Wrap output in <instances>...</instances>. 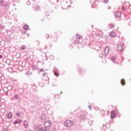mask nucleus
Wrapping results in <instances>:
<instances>
[{
	"label": "nucleus",
	"instance_id": "obj_1",
	"mask_svg": "<svg viewBox=\"0 0 131 131\" xmlns=\"http://www.w3.org/2000/svg\"><path fill=\"white\" fill-rule=\"evenodd\" d=\"M64 125V126H67L68 127H71V126L73 125V122H72V121L68 120L65 121Z\"/></svg>",
	"mask_w": 131,
	"mask_h": 131
},
{
	"label": "nucleus",
	"instance_id": "obj_2",
	"mask_svg": "<svg viewBox=\"0 0 131 131\" xmlns=\"http://www.w3.org/2000/svg\"><path fill=\"white\" fill-rule=\"evenodd\" d=\"M0 6L1 7H8L9 6V3L5 0L0 1Z\"/></svg>",
	"mask_w": 131,
	"mask_h": 131
},
{
	"label": "nucleus",
	"instance_id": "obj_3",
	"mask_svg": "<svg viewBox=\"0 0 131 131\" xmlns=\"http://www.w3.org/2000/svg\"><path fill=\"white\" fill-rule=\"evenodd\" d=\"M51 125H52V122L50 121H47L44 123V126L46 128H47L48 127H50Z\"/></svg>",
	"mask_w": 131,
	"mask_h": 131
},
{
	"label": "nucleus",
	"instance_id": "obj_4",
	"mask_svg": "<svg viewBox=\"0 0 131 131\" xmlns=\"http://www.w3.org/2000/svg\"><path fill=\"white\" fill-rule=\"evenodd\" d=\"M109 47L106 46L104 49V56H107L109 53L110 51Z\"/></svg>",
	"mask_w": 131,
	"mask_h": 131
},
{
	"label": "nucleus",
	"instance_id": "obj_5",
	"mask_svg": "<svg viewBox=\"0 0 131 131\" xmlns=\"http://www.w3.org/2000/svg\"><path fill=\"white\" fill-rule=\"evenodd\" d=\"M117 49L118 51H119V52H121V51H122L123 49V47L122 46V43H118Z\"/></svg>",
	"mask_w": 131,
	"mask_h": 131
},
{
	"label": "nucleus",
	"instance_id": "obj_6",
	"mask_svg": "<svg viewBox=\"0 0 131 131\" xmlns=\"http://www.w3.org/2000/svg\"><path fill=\"white\" fill-rule=\"evenodd\" d=\"M37 130L40 131H47V129L43 127H41V125H39L36 127Z\"/></svg>",
	"mask_w": 131,
	"mask_h": 131
},
{
	"label": "nucleus",
	"instance_id": "obj_7",
	"mask_svg": "<svg viewBox=\"0 0 131 131\" xmlns=\"http://www.w3.org/2000/svg\"><path fill=\"white\" fill-rule=\"evenodd\" d=\"M76 39L79 40V42L81 43L82 42V37L80 36L79 34H77L76 36Z\"/></svg>",
	"mask_w": 131,
	"mask_h": 131
},
{
	"label": "nucleus",
	"instance_id": "obj_8",
	"mask_svg": "<svg viewBox=\"0 0 131 131\" xmlns=\"http://www.w3.org/2000/svg\"><path fill=\"white\" fill-rule=\"evenodd\" d=\"M24 126L25 128H28L29 127V124L28 123V121H24Z\"/></svg>",
	"mask_w": 131,
	"mask_h": 131
},
{
	"label": "nucleus",
	"instance_id": "obj_9",
	"mask_svg": "<svg viewBox=\"0 0 131 131\" xmlns=\"http://www.w3.org/2000/svg\"><path fill=\"white\" fill-rule=\"evenodd\" d=\"M116 114V112H115V111H113L111 112V118H114V117H115Z\"/></svg>",
	"mask_w": 131,
	"mask_h": 131
},
{
	"label": "nucleus",
	"instance_id": "obj_10",
	"mask_svg": "<svg viewBox=\"0 0 131 131\" xmlns=\"http://www.w3.org/2000/svg\"><path fill=\"white\" fill-rule=\"evenodd\" d=\"M115 16L116 18H119L121 16V14L119 12H117L115 13Z\"/></svg>",
	"mask_w": 131,
	"mask_h": 131
},
{
	"label": "nucleus",
	"instance_id": "obj_11",
	"mask_svg": "<svg viewBox=\"0 0 131 131\" xmlns=\"http://www.w3.org/2000/svg\"><path fill=\"white\" fill-rule=\"evenodd\" d=\"M21 122H22V121L21 120L18 119L14 122V124H17L18 123H21Z\"/></svg>",
	"mask_w": 131,
	"mask_h": 131
},
{
	"label": "nucleus",
	"instance_id": "obj_12",
	"mask_svg": "<svg viewBox=\"0 0 131 131\" xmlns=\"http://www.w3.org/2000/svg\"><path fill=\"white\" fill-rule=\"evenodd\" d=\"M46 114H42L41 116V120H42L43 121L46 120Z\"/></svg>",
	"mask_w": 131,
	"mask_h": 131
},
{
	"label": "nucleus",
	"instance_id": "obj_13",
	"mask_svg": "<svg viewBox=\"0 0 131 131\" xmlns=\"http://www.w3.org/2000/svg\"><path fill=\"white\" fill-rule=\"evenodd\" d=\"M79 119H81L82 120H84V119H85V116L83 115H81L79 116Z\"/></svg>",
	"mask_w": 131,
	"mask_h": 131
},
{
	"label": "nucleus",
	"instance_id": "obj_14",
	"mask_svg": "<svg viewBox=\"0 0 131 131\" xmlns=\"http://www.w3.org/2000/svg\"><path fill=\"white\" fill-rule=\"evenodd\" d=\"M20 50H22L23 51H25L26 49V46L25 45H22L20 48Z\"/></svg>",
	"mask_w": 131,
	"mask_h": 131
},
{
	"label": "nucleus",
	"instance_id": "obj_15",
	"mask_svg": "<svg viewBox=\"0 0 131 131\" xmlns=\"http://www.w3.org/2000/svg\"><path fill=\"white\" fill-rule=\"evenodd\" d=\"M24 29H25V30H28V29H29V26L27 25H25L24 27H23Z\"/></svg>",
	"mask_w": 131,
	"mask_h": 131
},
{
	"label": "nucleus",
	"instance_id": "obj_16",
	"mask_svg": "<svg viewBox=\"0 0 131 131\" xmlns=\"http://www.w3.org/2000/svg\"><path fill=\"white\" fill-rule=\"evenodd\" d=\"M12 113H9L7 115V118H8V119H10V118L12 117Z\"/></svg>",
	"mask_w": 131,
	"mask_h": 131
},
{
	"label": "nucleus",
	"instance_id": "obj_17",
	"mask_svg": "<svg viewBox=\"0 0 131 131\" xmlns=\"http://www.w3.org/2000/svg\"><path fill=\"white\" fill-rule=\"evenodd\" d=\"M35 11H40V7L39 6L35 7L34 9Z\"/></svg>",
	"mask_w": 131,
	"mask_h": 131
},
{
	"label": "nucleus",
	"instance_id": "obj_18",
	"mask_svg": "<svg viewBox=\"0 0 131 131\" xmlns=\"http://www.w3.org/2000/svg\"><path fill=\"white\" fill-rule=\"evenodd\" d=\"M116 34L114 32H111L110 33V36H111V37H114V36H115Z\"/></svg>",
	"mask_w": 131,
	"mask_h": 131
},
{
	"label": "nucleus",
	"instance_id": "obj_19",
	"mask_svg": "<svg viewBox=\"0 0 131 131\" xmlns=\"http://www.w3.org/2000/svg\"><path fill=\"white\" fill-rule=\"evenodd\" d=\"M111 61L113 62V63H115V61H116V57H112L111 58Z\"/></svg>",
	"mask_w": 131,
	"mask_h": 131
},
{
	"label": "nucleus",
	"instance_id": "obj_20",
	"mask_svg": "<svg viewBox=\"0 0 131 131\" xmlns=\"http://www.w3.org/2000/svg\"><path fill=\"white\" fill-rule=\"evenodd\" d=\"M26 75H32V73L31 72L28 71L26 73Z\"/></svg>",
	"mask_w": 131,
	"mask_h": 131
},
{
	"label": "nucleus",
	"instance_id": "obj_21",
	"mask_svg": "<svg viewBox=\"0 0 131 131\" xmlns=\"http://www.w3.org/2000/svg\"><path fill=\"white\" fill-rule=\"evenodd\" d=\"M78 42H79V40L76 39L74 41V43L75 45H76L77 43H78Z\"/></svg>",
	"mask_w": 131,
	"mask_h": 131
},
{
	"label": "nucleus",
	"instance_id": "obj_22",
	"mask_svg": "<svg viewBox=\"0 0 131 131\" xmlns=\"http://www.w3.org/2000/svg\"><path fill=\"white\" fill-rule=\"evenodd\" d=\"M109 27L110 28H111L112 29L114 28V25H113V24H111L109 25Z\"/></svg>",
	"mask_w": 131,
	"mask_h": 131
},
{
	"label": "nucleus",
	"instance_id": "obj_23",
	"mask_svg": "<svg viewBox=\"0 0 131 131\" xmlns=\"http://www.w3.org/2000/svg\"><path fill=\"white\" fill-rule=\"evenodd\" d=\"M100 114L101 115H104L105 114V111L102 110L100 111Z\"/></svg>",
	"mask_w": 131,
	"mask_h": 131
},
{
	"label": "nucleus",
	"instance_id": "obj_24",
	"mask_svg": "<svg viewBox=\"0 0 131 131\" xmlns=\"http://www.w3.org/2000/svg\"><path fill=\"white\" fill-rule=\"evenodd\" d=\"M121 83L122 84V85H124V79H122V80H121Z\"/></svg>",
	"mask_w": 131,
	"mask_h": 131
},
{
	"label": "nucleus",
	"instance_id": "obj_25",
	"mask_svg": "<svg viewBox=\"0 0 131 131\" xmlns=\"http://www.w3.org/2000/svg\"><path fill=\"white\" fill-rule=\"evenodd\" d=\"M54 75L55 76H59V73H57V71L54 72Z\"/></svg>",
	"mask_w": 131,
	"mask_h": 131
},
{
	"label": "nucleus",
	"instance_id": "obj_26",
	"mask_svg": "<svg viewBox=\"0 0 131 131\" xmlns=\"http://www.w3.org/2000/svg\"><path fill=\"white\" fill-rule=\"evenodd\" d=\"M126 7H129V2H126L125 3Z\"/></svg>",
	"mask_w": 131,
	"mask_h": 131
},
{
	"label": "nucleus",
	"instance_id": "obj_27",
	"mask_svg": "<svg viewBox=\"0 0 131 131\" xmlns=\"http://www.w3.org/2000/svg\"><path fill=\"white\" fill-rule=\"evenodd\" d=\"M103 57H104V55H103V54L100 53L99 54V58H103Z\"/></svg>",
	"mask_w": 131,
	"mask_h": 131
},
{
	"label": "nucleus",
	"instance_id": "obj_28",
	"mask_svg": "<svg viewBox=\"0 0 131 131\" xmlns=\"http://www.w3.org/2000/svg\"><path fill=\"white\" fill-rule=\"evenodd\" d=\"M15 115L17 116V117H20V113H16Z\"/></svg>",
	"mask_w": 131,
	"mask_h": 131
},
{
	"label": "nucleus",
	"instance_id": "obj_29",
	"mask_svg": "<svg viewBox=\"0 0 131 131\" xmlns=\"http://www.w3.org/2000/svg\"><path fill=\"white\" fill-rule=\"evenodd\" d=\"M27 5H28V6H30V5H31L30 1H27Z\"/></svg>",
	"mask_w": 131,
	"mask_h": 131
},
{
	"label": "nucleus",
	"instance_id": "obj_30",
	"mask_svg": "<svg viewBox=\"0 0 131 131\" xmlns=\"http://www.w3.org/2000/svg\"><path fill=\"white\" fill-rule=\"evenodd\" d=\"M14 98L15 99H19V97L18 96V95H15L14 96Z\"/></svg>",
	"mask_w": 131,
	"mask_h": 131
},
{
	"label": "nucleus",
	"instance_id": "obj_31",
	"mask_svg": "<svg viewBox=\"0 0 131 131\" xmlns=\"http://www.w3.org/2000/svg\"><path fill=\"white\" fill-rule=\"evenodd\" d=\"M50 59H51V60H53L54 59V56L50 55Z\"/></svg>",
	"mask_w": 131,
	"mask_h": 131
},
{
	"label": "nucleus",
	"instance_id": "obj_32",
	"mask_svg": "<svg viewBox=\"0 0 131 131\" xmlns=\"http://www.w3.org/2000/svg\"><path fill=\"white\" fill-rule=\"evenodd\" d=\"M109 0H104V4H107Z\"/></svg>",
	"mask_w": 131,
	"mask_h": 131
},
{
	"label": "nucleus",
	"instance_id": "obj_33",
	"mask_svg": "<svg viewBox=\"0 0 131 131\" xmlns=\"http://www.w3.org/2000/svg\"><path fill=\"white\" fill-rule=\"evenodd\" d=\"M122 9L123 10V11H124V10H125V8L124 7L122 6Z\"/></svg>",
	"mask_w": 131,
	"mask_h": 131
},
{
	"label": "nucleus",
	"instance_id": "obj_34",
	"mask_svg": "<svg viewBox=\"0 0 131 131\" xmlns=\"http://www.w3.org/2000/svg\"><path fill=\"white\" fill-rule=\"evenodd\" d=\"M42 71H45V70H43V69H41L40 70V72H42Z\"/></svg>",
	"mask_w": 131,
	"mask_h": 131
},
{
	"label": "nucleus",
	"instance_id": "obj_35",
	"mask_svg": "<svg viewBox=\"0 0 131 131\" xmlns=\"http://www.w3.org/2000/svg\"><path fill=\"white\" fill-rule=\"evenodd\" d=\"M0 59H3V55H0Z\"/></svg>",
	"mask_w": 131,
	"mask_h": 131
},
{
	"label": "nucleus",
	"instance_id": "obj_36",
	"mask_svg": "<svg viewBox=\"0 0 131 131\" xmlns=\"http://www.w3.org/2000/svg\"><path fill=\"white\" fill-rule=\"evenodd\" d=\"M42 76H46V74L45 73L42 74Z\"/></svg>",
	"mask_w": 131,
	"mask_h": 131
},
{
	"label": "nucleus",
	"instance_id": "obj_37",
	"mask_svg": "<svg viewBox=\"0 0 131 131\" xmlns=\"http://www.w3.org/2000/svg\"><path fill=\"white\" fill-rule=\"evenodd\" d=\"M89 108H90V110H92V108H91V106L90 105H89Z\"/></svg>",
	"mask_w": 131,
	"mask_h": 131
},
{
	"label": "nucleus",
	"instance_id": "obj_38",
	"mask_svg": "<svg viewBox=\"0 0 131 131\" xmlns=\"http://www.w3.org/2000/svg\"><path fill=\"white\" fill-rule=\"evenodd\" d=\"M128 25L130 26L131 25V23H128Z\"/></svg>",
	"mask_w": 131,
	"mask_h": 131
},
{
	"label": "nucleus",
	"instance_id": "obj_39",
	"mask_svg": "<svg viewBox=\"0 0 131 131\" xmlns=\"http://www.w3.org/2000/svg\"><path fill=\"white\" fill-rule=\"evenodd\" d=\"M103 63H105V62H106V60H104L103 61Z\"/></svg>",
	"mask_w": 131,
	"mask_h": 131
},
{
	"label": "nucleus",
	"instance_id": "obj_40",
	"mask_svg": "<svg viewBox=\"0 0 131 131\" xmlns=\"http://www.w3.org/2000/svg\"><path fill=\"white\" fill-rule=\"evenodd\" d=\"M95 3H93L92 1H91V4H94Z\"/></svg>",
	"mask_w": 131,
	"mask_h": 131
},
{
	"label": "nucleus",
	"instance_id": "obj_41",
	"mask_svg": "<svg viewBox=\"0 0 131 131\" xmlns=\"http://www.w3.org/2000/svg\"><path fill=\"white\" fill-rule=\"evenodd\" d=\"M89 123H90H90H92V121H89Z\"/></svg>",
	"mask_w": 131,
	"mask_h": 131
},
{
	"label": "nucleus",
	"instance_id": "obj_42",
	"mask_svg": "<svg viewBox=\"0 0 131 131\" xmlns=\"http://www.w3.org/2000/svg\"><path fill=\"white\" fill-rule=\"evenodd\" d=\"M29 131H33L32 130H29Z\"/></svg>",
	"mask_w": 131,
	"mask_h": 131
},
{
	"label": "nucleus",
	"instance_id": "obj_43",
	"mask_svg": "<svg viewBox=\"0 0 131 131\" xmlns=\"http://www.w3.org/2000/svg\"><path fill=\"white\" fill-rule=\"evenodd\" d=\"M9 88H10V86H8V89H9Z\"/></svg>",
	"mask_w": 131,
	"mask_h": 131
},
{
	"label": "nucleus",
	"instance_id": "obj_44",
	"mask_svg": "<svg viewBox=\"0 0 131 131\" xmlns=\"http://www.w3.org/2000/svg\"><path fill=\"white\" fill-rule=\"evenodd\" d=\"M61 94H62V92H61Z\"/></svg>",
	"mask_w": 131,
	"mask_h": 131
},
{
	"label": "nucleus",
	"instance_id": "obj_45",
	"mask_svg": "<svg viewBox=\"0 0 131 131\" xmlns=\"http://www.w3.org/2000/svg\"><path fill=\"white\" fill-rule=\"evenodd\" d=\"M111 131H113V130H111Z\"/></svg>",
	"mask_w": 131,
	"mask_h": 131
},
{
	"label": "nucleus",
	"instance_id": "obj_46",
	"mask_svg": "<svg viewBox=\"0 0 131 131\" xmlns=\"http://www.w3.org/2000/svg\"><path fill=\"white\" fill-rule=\"evenodd\" d=\"M96 1H98V0H96Z\"/></svg>",
	"mask_w": 131,
	"mask_h": 131
},
{
	"label": "nucleus",
	"instance_id": "obj_47",
	"mask_svg": "<svg viewBox=\"0 0 131 131\" xmlns=\"http://www.w3.org/2000/svg\"><path fill=\"white\" fill-rule=\"evenodd\" d=\"M104 131H105V130H104Z\"/></svg>",
	"mask_w": 131,
	"mask_h": 131
}]
</instances>
